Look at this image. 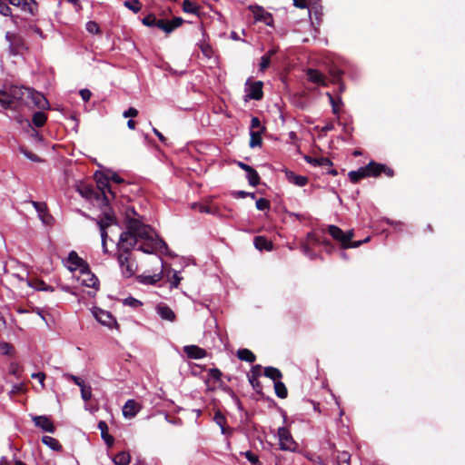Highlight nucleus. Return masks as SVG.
<instances>
[{"instance_id":"obj_1","label":"nucleus","mask_w":465,"mask_h":465,"mask_svg":"<svg viewBox=\"0 0 465 465\" xmlns=\"http://www.w3.org/2000/svg\"><path fill=\"white\" fill-rule=\"evenodd\" d=\"M94 180L96 183V189L89 186V203L99 206L102 210V215L97 220V224L101 232L104 252H107V240L110 239V241L114 242L112 237H109L107 229L117 226L115 215L109 205L111 199L115 197L110 181L120 184L124 183V180L110 170H107L106 173L96 171L94 173Z\"/></svg>"},{"instance_id":"obj_2","label":"nucleus","mask_w":465,"mask_h":465,"mask_svg":"<svg viewBox=\"0 0 465 465\" xmlns=\"http://www.w3.org/2000/svg\"><path fill=\"white\" fill-rule=\"evenodd\" d=\"M139 228L142 235H145L143 223L137 219L130 218L126 222V231L119 233L116 243L117 252L132 254L133 249L139 242Z\"/></svg>"},{"instance_id":"obj_3","label":"nucleus","mask_w":465,"mask_h":465,"mask_svg":"<svg viewBox=\"0 0 465 465\" xmlns=\"http://www.w3.org/2000/svg\"><path fill=\"white\" fill-rule=\"evenodd\" d=\"M145 235H142V229L139 228V242H141L138 246V250L144 253H153L156 251L162 252V249H167L168 246L166 242L162 239H156L152 235V228L143 223Z\"/></svg>"},{"instance_id":"obj_4","label":"nucleus","mask_w":465,"mask_h":465,"mask_svg":"<svg viewBox=\"0 0 465 465\" xmlns=\"http://www.w3.org/2000/svg\"><path fill=\"white\" fill-rule=\"evenodd\" d=\"M183 24L180 17L157 18L154 15H149L143 19V25L147 27H156L157 29H176Z\"/></svg>"},{"instance_id":"obj_5","label":"nucleus","mask_w":465,"mask_h":465,"mask_svg":"<svg viewBox=\"0 0 465 465\" xmlns=\"http://www.w3.org/2000/svg\"><path fill=\"white\" fill-rule=\"evenodd\" d=\"M5 38L9 43V52L13 55L22 54L28 49L26 42L17 31H7Z\"/></svg>"},{"instance_id":"obj_6","label":"nucleus","mask_w":465,"mask_h":465,"mask_svg":"<svg viewBox=\"0 0 465 465\" xmlns=\"http://www.w3.org/2000/svg\"><path fill=\"white\" fill-rule=\"evenodd\" d=\"M327 232L335 241L340 243L341 248L344 250L348 246V241L354 237V232L352 230L343 232L340 227L336 225H329Z\"/></svg>"},{"instance_id":"obj_7","label":"nucleus","mask_w":465,"mask_h":465,"mask_svg":"<svg viewBox=\"0 0 465 465\" xmlns=\"http://www.w3.org/2000/svg\"><path fill=\"white\" fill-rule=\"evenodd\" d=\"M365 169L369 173V177H378L384 173L387 177L394 176V170L384 163H379L375 161H370Z\"/></svg>"},{"instance_id":"obj_8","label":"nucleus","mask_w":465,"mask_h":465,"mask_svg":"<svg viewBox=\"0 0 465 465\" xmlns=\"http://www.w3.org/2000/svg\"><path fill=\"white\" fill-rule=\"evenodd\" d=\"M92 312L96 321L102 325L107 326L110 329L113 327L118 328V323L111 312L97 307H94Z\"/></svg>"},{"instance_id":"obj_9","label":"nucleus","mask_w":465,"mask_h":465,"mask_svg":"<svg viewBox=\"0 0 465 465\" xmlns=\"http://www.w3.org/2000/svg\"><path fill=\"white\" fill-rule=\"evenodd\" d=\"M117 261L124 270V273L126 274L127 277L134 274L137 265L135 261L131 259L130 253L117 252Z\"/></svg>"},{"instance_id":"obj_10","label":"nucleus","mask_w":465,"mask_h":465,"mask_svg":"<svg viewBox=\"0 0 465 465\" xmlns=\"http://www.w3.org/2000/svg\"><path fill=\"white\" fill-rule=\"evenodd\" d=\"M32 89L25 86L13 85L9 88V95L13 98L14 103L28 104V97L32 94Z\"/></svg>"},{"instance_id":"obj_11","label":"nucleus","mask_w":465,"mask_h":465,"mask_svg":"<svg viewBox=\"0 0 465 465\" xmlns=\"http://www.w3.org/2000/svg\"><path fill=\"white\" fill-rule=\"evenodd\" d=\"M278 437L281 450H293L296 448V442L292 439L289 430L285 427L278 429Z\"/></svg>"},{"instance_id":"obj_12","label":"nucleus","mask_w":465,"mask_h":465,"mask_svg":"<svg viewBox=\"0 0 465 465\" xmlns=\"http://www.w3.org/2000/svg\"><path fill=\"white\" fill-rule=\"evenodd\" d=\"M66 266L71 272L79 270L80 273H85L87 272V265L85 262L78 256V254L72 251L66 261Z\"/></svg>"},{"instance_id":"obj_13","label":"nucleus","mask_w":465,"mask_h":465,"mask_svg":"<svg viewBox=\"0 0 465 465\" xmlns=\"http://www.w3.org/2000/svg\"><path fill=\"white\" fill-rule=\"evenodd\" d=\"M252 12L255 23H262L266 26H273V18L271 13L265 11L261 6L252 7Z\"/></svg>"},{"instance_id":"obj_14","label":"nucleus","mask_w":465,"mask_h":465,"mask_svg":"<svg viewBox=\"0 0 465 465\" xmlns=\"http://www.w3.org/2000/svg\"><path fill=\"white\" fill-rule=\"evenodd\" d=\"M32 94L28 97V104H31L40 110L49 109L48 100L41 93L32 89Z\"/></svg>"},{"instance_id":"obj_15","label":"nucleus","mask_w":465,"mask_h":465,"mask_svg":"<svg viewBox=\"0 0 465 465\" xmlns=\"http://www.w3.org/2000/svg\"><path fill=\"white\" fill-rule=\"evenodd\" d=\"M14 6L19 7L25 13L34 15L37 11V4L35 0H8Z\"/></svg>"},{"instance_id":"obj_16","label":"nucleus","mask_w":465,"mask_h":465,"mask_svg":"<svg viewBox=\"0 0 465 465\" xmlns=\"http://www.w3.org/2000/svg\"><path fill=\"white\" fill-rule=\"evenodd\" d=\"M32 420L35 427L40 428L44 431L53 433L55 430L53 421L47 416H32Z\"/></svg>"},{"instance_id":"obj_17","label":"nucleus","mask_w":465,"mask_h":465,"mask_svg":"<svg viewBox=\"0 0 465 465\" xmlns=\"http://www.w3.org/2000/svg\"><path fill=\"white\" fill-rule=\"evenodd\" d=\"M308 80L320 86H327L328 82L326 76L317 69L309 68L306 71Z\"/></svg>"},{"instance_id":"obj_18","label":"nucleus","mask_w":465,"mask_h":465,"mask_svg":"<svg viewBox=\"0 0 465 465\" xmlns=\"http://www.w3.org/2000/svg\"><path fill=\"white\" fill-rule=\"evenodd\" d=\"M141 406L134 400H128L123 407V415L125 418H134L140 411Z\"/></svg>"},{"instance_id":"obj_19","label":"nucleus","mask_w":465,"mask_h":465,"mask_svg":"<svg viewBox=\"0 0 465 465\" xmlns=\"http://www.w3.org/2000/svg\"><path fill=\"white\" fill-rule=\"evenodd\" d=\"M32 204L37 211L39 218L42 220V222L45 224H49L53 217L48 213L45 203L39 202H32Z\"/></svg>"},{"instance_id":"obj_20","label":"nucleus","mask_w":465,"mask_h":465,"mask_svg":"<svg viewBox=\"0 0 465 465\" xmlns=\"http://www.w3.org/2000/svg\"><path fill=\"white\" fill-rule=\"evenodd\" d=\"M183 351L190 359H202L206 356V351L197 345H187L183 348Z\"/></svg>"},{"instance_id":"obj_21","label":"nucleus","mask_w":465,"mask_h":465,"mask_svg":"<svg viewBox=\"0 0 465 465\" xmlns=\"http://www.w3.org/2000/svg\"><path fill=\"white\" fill-rule=\"evenodd\" d=\"M247 96L252 100H261L263 97L262 82L256 81L252 83L249 87V93Z\"/></svg>"},{"instance_id":"obj_22","label":"nucleus","mask_w":465,"mask_h":465,"mask_svg":"<svg viewBox=\"0 0 465 465\" xmlns=\"http://www.w3.org/2000/svg\"><path fill=\"white\" fill-rule=\"evenodd\" d=\"M285 176L287 180L297 186H304L308 183V178L306 176L298 175L292 171L285 170Z\"/></svg>"},{"instance_id":"obj_23","label":"nucleus","mask_w":465,"mask_h":465,"mask_svg":"<svg viewBox=\"0 0 465 465\" xmlns=\"http://www.w3.org/2000/svg\"><path fill=\"white\" fill-rule=\"evenodd\" d=\"M253 243L259 251H272L273 247L272 241L261 235L254 237Z\"/></svg>"},{"instance_id":"obj_24","label":"nucleus","mask_w":465,"mask_h":465,"mask_svg":"<svg viewBox=\"0 0 465 465\" xmlns=\"http://www.w3.org/2000/svg\"><path fill=\"white\" fill-rule=\"evenodd\" d=\"M156 310H157L158 314L160 315V317L163 320H166L169 322L175 321V319H176L175 313L169 306L164 305V304L158 305Z\"/></svg>"},{"instance_id":"obj_25","label":"nucleus","mask_w":465,"mask_h":465,"mask_svg":"<svg viewBox=\"0 0 465 465\" xmlns=\"http://www.w3.org/2000/svg\"><path fill=\"white\" fill-rule=\"evenodd\" d=\"M306 163L313 166H331L332 162L327 157H312L310 155H304Z\"/></svg>"},{"instance_id":"obj_26","label":"nucleus","mask_w":465,"mask_h":465,"mask_svg":"<svg viewBox=\"0 0 465 465\" xmlns=\"http://www.w3.org/2000/svg\"><path fill=\"white\" fill-rule=\"evenodd\" d=\"M349 179L352 183H358L361 180L369 177L365 166L360 167L356 171H350L348 173Z\"/></svg>"},{"instance_id":"obj_27","label":"nucleus","mask_w":465,"mask_h":465,"mask_svg":"<svg viewBox=\"0 0 465 465\" xmlns=\"http://www.w3.org/2000/svg\"><path fill=\"white\" fill-rule=\"evenodd\" d=\"M98 428L101 430V436L108 447H112L114 443V439L108 433V426L105 421L101 420L98 423Z\"/></svg>"},{"instance_id":"obj_28","label":"nucleus","mask_w":465,"mask_h":465,"mask_svg":"<svg viewBox=\"0 0 465 465\" xmlns=\"http://www.w3.org/2000/svg\"><path fill=\"white\" fill-rule=\"evenodd\" d=\"M239 360L249 363H253L256 361V355L249 349H239L236 352Z\"/></svg>"},{"instance_id":"obj_29","label":"nucleus","mask_w":465,"mask_h":465,"mask_svg":"<svg viewBox=\"0 0 465 465\" xmlns=\"http://www.w3.org/2000/svg\"><path fill=\"white\" fill-rule=\"evenodd\" d=\"M264 131H265V128H262V130L250 131L249 145L251 148L262 146V134Z\"/></svg>"},{"instance_id":"obj_30","label":"nucleus","mask_w":465,"mask_h":465,"mask_svg":"<svg viewBox=\"0 0 465 465\" xmlns=\"http://www.w3.org/2000/svg\"><path fill=\"white\" fill-rule=\"evenodd\" d=\"M64 377L67 379V380H70L72 381H74L76 385H78L80 388H81V394H82V398L84 401H87V391L85 389V384H84V381L82 380L80 377L78 376H74L73 374H64Z\"/></svg>"},{"instance_id":"obj_31","label":"nucleus","mask_w":465,"mask_h":465,"mask_svg":"<svg viewBox=\"0 0 465 465\" xmlns=\"http://www.w3.org/2000/svg\"><path fill=\"white\" fill-rule=\"evenodd\" d=\"M203 36L205 37L204 33L203 34ZM198 46H199L200 50L202 51L204 57L210 59L213 56L214 51H213V47L211 46V45L206 41L205 38H203V40L200 44H198Z\"/></svg>"},{"instance_id":"obj_32","label":"nucleus","mask_w":465,"mask_h":465,"mask_svg":"<svg viewBox=\"0 0 465 465\" xmlns=\"http://www.w3.org/2000/svg\"><path fill=\"white\" fill-rule=\"evenodd\" d=\"M0 104L5 109L13 108L14 101L13 98L9 95V89L7 91L0 90Z\"/></svg>"},{"instance_id":"obj_33","label":"nucleus","mask_w":465,"mask_h":465,"mask_svg":"<svg viewBox=\"0 0 465 465\" xmlns=\"http://www.w3.org/2000/svg\"><path fill=\"white\" fill-rule=\"evenodd\" d=\"M163 277V272L161 271L159 273H154L153 275H140L139 282L143 284H151L153 285L158 282Z\"/></svg>"},{"instance_id":"obj_34","label":"nucleus","mask_w":465,"mask_h":465,"mask_svg":"<svg viewBox=\"0 0 465 465\" xmlns=\"http://www.w3.org/2000/svg\"><path fill=\"white\" fill-rule=\"evenodd\" d=\"M264 375L267 378H270L271 380L274 381L275 382L282 378V371L279 369L272 366L264 368Z\"/></svg>"},{"instance_id":"obj_35","label":"nucleus","mask_w":465,"mask_h":465,"mask_svg":"<svg viewBox=\"0 0 465 465\" xmlns=\"http://www.w3.org/2000/svg\"><path fill=\"white\" fill-rule=\"evenodd\" d=\"M130 460L131 456L128 452L125 451L117 453L113 459V461L115 465H128Z\"/></svg>"},{"instance_id":"obj_36","label":"nucleus","mask_w":465,"mask_h":465,"mask_svg":"<svg viewBox=\"0 0 465 465\" xmlns=\"http://www.w3.org/2000/svg\"><path fill=\"white\" fill-rule=\"evenodd\" d=\"M42 442L45 445H47L50 449L59 451L62 450V445L59 443V441L50 436H44L42 438Z\"/></svg>"},{"instance_id":"obj_37","label":"nucleus","mask_w":465,"mask_h":465,"mask_svg":"<svg viewBox=\"0 0 465 465\" xmlns=\"http://www.w3.org/2000/svg\"><path fill=\"white\" fill-rule=\"evenodd\" d=\"M274 391L275 394L281 399H285L288 396L287 388L281 381L274 382Z\"/></svg>"},{"instance_id":"obj_38","label":"nucleus","mask_w":465,"mask_h":465,"mask_svg":"<svg viewBox=\"0 0 465 465\" xmlns=\"http://www.w3.org/2000/svg\"><path fill=\"white\" fill-rule=\"evenodd\" d=\"M47 120L45 113L39 111L33 114L32 122L36 127H42Z\"/></svg>"},{"instance_id":"obj_39","label":"nucleus","mask_w":465,"mask_h":465,"mask_svg":"<svg viewBox=\"0 0 465 465\" xmlns=\"http://www.w3.org/2000/svg\"><path fill=\"white\" fill-rule=\"evenodd\" d=\"M247 179L252 186H257L260 183L261 178L255 169L252 167V170L247 173Z\"/></svg>"},{"instance_id":"obj_40","label":"nucleus","mask_w":465,"mask_h":465,"mask_svg":"<svg viewBox=\"0 0 465 465\" xmlns=\"http://www.w3.org/2000/svg\"><path fill=\"white\" fill-rule=\"evenodd\" d=\"M326 94H327V96L330 100V103L331 104L332 113L334 114H338L340 112L339 106L342 104V101H341V97H338V99L336 100L331 94L327 93Z\"/></svg>"},{"instance_id":"obj_41","label":"nucleus","mask_w":465,"mask_h":465,"mask_svg":"<svg viewBox=\"0 0 465 465\" xmlns=\"http://www.w3.org/2000/svg\"><path fill=\"white\" fill-rule=\"evenodd\" d=\"M124 5L134 13H138L142 8L139 0H126L124 2Z\"/></svg>"},{"instance_id":"obj_42","label":"nucleus","mask_w":465,"mask_h":465,"mask_svg":"<svg viewBox=\"0 0 465 465\" xmlns=\"http://www.w3.org/2000/svg\"><path fill=\"white\" fill-rule=\"evenodd\" d=\"M76 192L84 199H87V183L84 181L76 182L75 185Z\"/></svg>"},{"instance_id":"obj_43","label":"nucleus","mask_w":465,"mask_h":465,"mask_svg":"<svg viewBox=\"0 0 465 465\" xmlns=\"http://www.w3.org/2000/svg\"><path fill=\"white\" fill-rule=\"evenodd\" d=\"M330 75L332 78V83L340 82L343 74V71L336 66H332L329 70Z\"/></svg>"},{"instance_id":"obj_44","label":"nucleus","mask_w":465,"mask_h":465,"mask_svg":"<svg viewBox=\"0 0 465 465\" xmlns=\"http://www.w3.org/2000/svg\"><path fill=\"white\" fill-rule=\"evenodd\" d=\"M28 285L36 289V290H42V291H48L53 290L50 286H47L43 281L35 280V281H28Z\"/></svg>"},{"instance_id":"obj_45","label":"nucleus","mask_w":465,"mask_h":465,"mask_svg":"<svg viewBox=\"0 0 465 465\" xmlns=\"http://www.w3.org/2000/svg\"><path fill=\"white\" fill-rule=\"evenodd\" d=\"M214 421L217 425H219L222 429L223 433L225 432L224 425L226 423V418L221 411H216L214 414Z\"/></svg>"},{"instance_id":"obj_46","label":"nucleus","mask_w":465,"mask_h":465,"mask_svg":"<svg viewBox=\"0 0 465 465\" xmlns=\"http://www.w3.org/2000/svg\"><path fill=\"white\" fill-rule=\"evenodd\" d=\"M262 367L260 364L253 365L251 368L250 372L247 374V377L252 380H255V378L259 379L262 375Z\"/></svg>"},{"instance_id":"obj_47","label":"nucleus","mask_w":465,"mask_h":465,"mask_svg":"<svg viewBox=\"0 0 465 465\" xmlns=\"http://www.w3.org/2000/svg\"><path fill=\"white\" fill-rule=\"evenodd\" d=\"M19 150L26 158L30 159L33 162L40 163L43 161L40 157H38L36 154L33 153L24 146H21Z\"/></svg>"},{"instance_id":"obj_48","label":"nucleus","mask_w":465,"mask_h":465,"mask_svg":"<svg viewBox=\"0 0 465 465\" xmlns=\"http://www.w3.org/2000/svg\"><path fill=\"white\" fill-rule=\"evenodd\" d=\"M256 208L260 211H267L271 208V203L265 198H260L256 201Z\"/></svg>"},{"instance_id":"obj_49","label":"nucleus","mask_w":465,"mask_h":465,"mask_svg":"<svg viewBox=\"0 0 465 465\" xmlns=\"http://www.w3.org/2000/svg\"><path fill=\"white\" fill-rule=\"evenodd\" d=\"M89 287L93 288L95 292L99 290L100 282L96 275L89 269Z\"/></svg>"},{"instance_id":"obj_50","label":"nucleus","mask_w":465,"mask_h":465,"mask_svg":"<svg viewBox=\"0 0 465 465\" xmlns=\"http://www.w3.org/2000/svg\"><path fill=\"white\" fill-rule=\"evenodd\" d=\"M242 455H244V457L252 464V465H258L260 463L259 458L257 455H255L251 450H247L245 452H242Z\"/></svg>"},{"instance_id":"obj_51","label":"nucleus","mask_w":465,"mask_h":465,"mask_svg":"<svg viewBox=\"0 0 465 465\" xmlns=\"http://www.w3.org/2000/svg\"><path fill=\"white\" fill-rule=\"evenodd\" d=\"M294 6L298 8H308L309 14H312V6L307 0H292Z\"/></svg>"},{"instance_id":"obj_52","label":"nucleus","mask_w":465,"mask_h":465,"mask_svg":"<svg viewBox=\"0 0 465 465\" xmlns=\"http://www.w3.org/2000/svg\"><path fill=\"white\" fill-rule=\"evenodd\" d=\"M183 10L187 13H195L197 10V5L189 0H183Z\"/></svg>"},{"instance_id":"obj_53","label":"nucleus","mask_w":465,"mask_h":465,"mask_svg":"<svg viewBox=\"0 0 465 465\" xmlns=\"http://www.w3.org/2000/svg\"><path fill=\"white\" fill-rule=\"evenodd\" d=\"M248 381L249 382L251 383L252 387L253 388V390L259 393V394H262V385L261 384L260 381L258 378H255V380H252L251 378H248Z\"/></svg>"},{"instance_id":"obj_54","label":"nucleus","mask_w":465,"mask_h":465,"mask_svg":"<svg viewBox=\"0 0 465 465\" xmlns=\"http://www.w3.org/2000/svg\"><path fill=\"white\" fill-rule=\"evenodd\" d=\"M370 237H367L365 238L364 240H361V241H352L351 240H349L348 242H347V247L346 249H349V248H358L360 247L361 245H362L363 243L365 242H368L370 241Z\"/></svg>"},{"instance_id":"obj_55","label":"nucleus","mask_w":465,"mask_h":465,"mask_svg":"<svg viewBox=\"0 0 465 465\" xmlns=\"http://www.w3.org/2000/svg\"><path fill=\"white\" fill-rule=\"evenodd\" d=\"M0 14L5 16H9L12 14L11 8L7 5V3H5L2 0H0Z\"/></svg>"},{"instance_id":"obj_56","label":"nucleus","mask_w":465,"mask_h":465,"mask_svg":"<svg viewBox=\"0 0 465 465\" xmlns=\"http://www.w3.org/2000/svg\"><path fill=\"white\" fill-rule=\"evenodd\" d=\"M262 128H265L262 125L261 121L258 117L254 116L251 120V131L262 130Z\"/></svg>"},{"instance_id":"obj_57","label":"nucleus","mask_w":465,"mask_h":465,"mask_svg":"<svg viewBox=\"0 0 465 465\" xmlns=\"http://www.w3.org/2000/svg\"><path fill=\"white\" fill-rule=\"evenodd\" d=\"M0 350L5 355H10L12 353V351L14 350L13 345L7 342H0Z\"/></svg>"},{"instance_id":"obj_58","label":"nucleus","mask_w":465,"mask_h":465,"mask_svg":"<svg viewBox=\"0 0 465 465\" xmlns=\"http://www.w3.org/2000/svg\"><path fill=\"white\" fill-rule=\"evenodd\" d=\"M124 304L136 308V307L142 305V302L134 297H128L124 300Z\"/></svg>"},{"instance_id":"obj_59","label":"nucleus","mask_w":465,"mask_h":465,"mask_svg":"<svg viewBox=\"0 0 465 465\" xmlns=\"http://www.w3.org/2000/svg\"><path fill=\"white\" fill-rule=\"evenodd\" d=\"M232 195L235 198H245L247 196H249V197H251L252 199L255 198V193H247L245 191H236V192H233Z\"/></svg>"},{"instance_id":"obj_60","label":"nucleus","mask_w":465,"mask_h":465,"mask_svg":"<svg viewBox=\"0 0 465 465\" xmlns=\"http://www.w3.org/2000/svg\"><path fill=\"white\" fill-rule=\"evenodd\" d=\"M208 374L211 378L215 381H220L222 377V371L217 368H212L208 371Z\"/></svg>"},{"instance_id":"obj_61","label":"nucleus","mask_w":465,"mask_h":465,"mask_svg":"<svg viewBox=\"0 0 465 465\" xmlns=\"http://www.w3.org/2000/svg\"><path fill=\"white\" fill-rule=\"evenodd\" d=\"M271 64V59L269 58V55H263L261 58L260 63V70L264 71L266 70Z\"/></svg>"},{"instance_id":"obj_62","label":"nucleus","mask_w":465,"mask_h":465,"mask_svg":"<svg viewBox=\"0 0 465 465\" xmlns=\"http://www.w3.org/2000/svg\"><path fill=\"white\" fill-rule=\"evenodd\" d=\"M137 115H138V110L134 107H130L128 110L124 111L123 114V116L124 118L136 117Z\"/></svg>"},{"instance_id":"obj_63","label":"nucleus","mask_w":465,"mask_h":465,"mask_svg":"<svg viewBox=\"0 0 465 465\" xmlns=\"http://www.w3.org/2000/svg\"><path fill=\"white\" fill-rule=\"evenodd\" d=\"M181 280H182V277H180V276L178 275V273H177L176 272H173V277H172V280H171V285H172V287H175V288H177V287H178V285H179V283H180V282H181Z\"/></svg>"},{"instance_id":"obj_64","label":"nucleus","mask_w":465,"mask_h":465,"mask_svg":"<svg viewBox=\"0 0 465 465\" xmlns=\"http://www.w3.org/2000/svg\"><path fill=\"white\" fill-rule=\"evenodd\" d=\"M199 211L201 213H210L213 212V205H209V204H200Z\"/></svg>"}]
</instances>
